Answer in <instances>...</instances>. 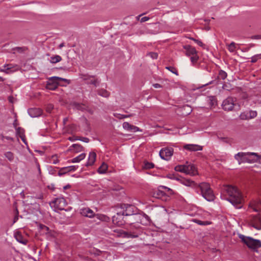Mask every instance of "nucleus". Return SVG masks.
I'll list each match as a JSON object with an SVG mask.
<instances>
[{
	"instance_id": "1",
	"label": "nucleus",
	"mask_w": 261,
	"mask_h": 261,
	"mask_svg": "<svg viewBox=\"0 0 261 261\" xmlns=\"http://www.w3.org/2000/svg\"><path fill=\"white\" fill-rule=\"evenodd\" d=\"M132 219L131 224V228H133L134 227H135L136 230L135 231L132 232L129 231H124L121 229L117 230V232L121 235H123V237L126 238H135L139 237V236L141 234V229L138 224H144V221L142 220V216L141 214L138 213V212L133 215Z\"/></svg>"
},
{
	"instance_id": "2",
	"label": "nucleus",
	"mask_w": 261,
	"mask_h": 261,
	"mask_svg": "<svg viewBox=\"0 0 261 261\" xmlns=\"http://www.w3.org/2000/svg\"><path fill=\"white\" fill-rule=\"evenodd\" d=\"M229 196L227 199L237 208H241L243 206V197L238 189L233 186H228L226 189Z\"/></svg>"
},
{
	"instance_id": "3",
	"label": "nucleus",
	"mask_w": 261,
	"mask_h": 261,
	"mask_svg": "<svg viewBox=\"0 0 261 261\" xmlns=\"http://www.w3.org/2000/svg\"><path fill=\"white\" fill-rule=\"evenodd\" d=\"M196 191L197 193L198 190L200 191V194L202 197L208 201H213L214 200L215 196L213 190L210 187V185L207 182H202L195 187Z\"/></svg>"
},
{
	"instance_id": "4",
	"label": "nucleus",
	"mask_w": 261,
	"mask_h": 261,
	"mask_svg": "<svg viewBox=\"0 0 261 261\" xmlns=\"http://www.w3.org/2000/svg\"><path fill=\"white\" fill-rule=\"evenodd\" d=\"M239 238L249 248L256 252L257 251V249L261 247V241L259 240L254 239L249 237H246L241 234H239Z\"/></svg>"
},
{
	"instance_id": "5",
	"label": "nucleus",
	"mask_w": 261,
	"mask_h": 261,
	"mask_svg": "<svg viewBox=\"0 0 261 261\" xmlns=\"http://www.w3.org/2000/svg\"><path fill=\"white\" fill-rule=\"evenodd\" d=\"M117 208L124 216H132L138 212V209L134 205L127 203H120Z\"/></svg>"
},
{
	"instance_id": "6",
	"label": "nucleus",
	"mask_w": 261,
	"mask_h": 261,
	"mask_svg": "<svg viewBox=\"0 0 261 261\" xmlns=\"http://www.w3.org/2000/svg\"><path fill=\"white\" fill-rule=\"evenodd\" d=\"M59 81H64L67 82L68 84L70 83L69 80L66 79L58 76H53L50 77L47 82L46 88L50 90H56L59 85Z\"/></svg>"
},
{
	"instance_id": "7",
	"label": "nucleus",
	"mask_w": 261,
	"mask_h": 261,
	"mask_svg": "<svg viewBox=\"0 0 261 261\" xmlns=\"http://www.w3.org/2000/svg\"><path fill=\"white\" fill-rule=\"evenodd\" d=\"M125 216L118 210L117 208V212L116 215H114L112 217L113 223L119 226L124 225L126 222V219H125Z\"/></svg>"
},
{
	"instance_id": "8",
	"label": "nucleus",
	"mask_w": 261,
	"mask_h": 261,
	"mask_svg": "<svg viewBox=\"0 0 261 261\" xmlns=\"http://www.w3.org/2000/svg\"><path fill=\"white\" fill-rule=\"evenodd\" d=\"M235 105L234 98L232 97H228L223 100L222 107L224 111H231Z\"/></svg>"
},
{
	"instance_id": "9",
	"label": "nucleus",
	"mask_w": 261,
	"mask_h": 261,
	"mask_svg": "<svg viewBox=\"0 0 261 261\" xmlns=\"http://www.w3.org/2000/svg\"><path fill=\"white\" fill-rule=\"evenodd\" d=\"M173 153V149L172 147L162 148L159 153L160 157L166 161H169Z\"/></svg>"
},
{
	"instance_id": "10",
	"label": "nucleus",
	"mask_w": 261,
	"mask_h": 261,
	"mask_svg": "<svg viewBox=\"0 0 261 261\" xmlns=\"http://www.w3.org/2000/svg\"><path fill=\"white\" fill-rule=\"evenodd\" d=\"M82 78L84 81H86L87 84L93 85L95 87L99 86L100 83V80L98 79L95 78V75H89L88 74H82Z\"/></svg>"
},
{
	"instance_id": "11",
	"label": "nucleus",
	"mask_w": 261,
	"mask_h": 261,
	"mask_svg": "<svg viewBox=\"0 0 261 261\" xmlns=\"http://www.w3.org/2000/svg\"><path fill=\"white\" fill-rule=\"evenodd\" d=\"M70 106L73 109L81 111L82 112L87 111L90 114H92L93 112L88 106L82 103H79L76 101H73L70 103Z\"/></svg>"
},
{
	"instance_id": "12",
	"label": "nucleus",
	"mask_w": 261,
	"mask_h": 261,
	"mask_svg": "<svg viewBox=\"0 0 261 261\" xmlns=\"http://www.w3.org/2000/svg\"><path fill=\"white\" fill-rule=\"evenodd\" d=\"M151 195L152 197L161 199L162 200L166 201L168 199L169 196H167V194L165 192L161 190L160 189L155 190L151 193Z\"/></svg>"
},
{
	"instance_id": "13",
	"label": "nucleus",
	"mask_w": 261,
	"mask_h": 261,
	"mask_svg": "<svg viewBox=\"0 0 261 261\" xmlns=\"http://www.w3.org/2000/svg\"><path fill=\"white\" fill-rule=\"evenodd\" d=\"M250 225L257 230L261 229V219L258 215H255L252 217Z\"/></svg>"
},
{
	"instance_id": "14",
	"label": "nucleus",
	"mask_w": 261,
	"mask_h": 261,
	"mask_svg": "<svg viewBox=\"0 0 261 261\" xmlns=\"http://www.w3.org/2000/svg\"><path fill=\"white\" fill-rule=\"evenodd\" d=\"M52 204L54 206L59 210L64 209V207L66 205V200L63 198H56L53 201Z\"/></svg>"
},
{
	"instance_id": "15",
	"label": "nucleus",
	"mask_w": 261,
	"mask_h": 261,
	"mask_svg": "<svg viewBox=\"0 0 261 261\" xmlns=\"http://www.w3.org/2000/svg\"><path fill=\"white\" fill-rule=\"evenodd\" d=\"M184 149L190 151H197L202 150L203 147L202 146L194 144H187L183 146Z\"/></svg>"
},
{
	"instance_id": "16",
	"label": "nucleus",
	"mask_w": 261,
	"mask_h": 261,
	"mask_svg": "<svg viewBox=\"0 0 261 261\" xmlns=\"http://www.w3.org/2000/svg\"><path fill=\"white\" fill-rule=\"evenodd\" d=\"M28 112L29 115L33 118L39 117L42 114V110L37 108H30L28 109Z\"/></svg>"
},
{
	"instance_id": "17",
	"label": "nucleus",
	"mask_w": 261,
	"mask_h": 261,
	"mask_svg": "<svg viewBox=\"0 0 261 261\" xmlns=\"http://www.w3.org/2000/svg\"><path fill=\"white\" fill-rule=\"evenodd\" d=\"M245 155H254V156L257 157V159H259L261 158V155H259L257 153H255V152H238L237 154H236L234 155V159L236 160H237L238 161V162H239V160H240V159H242V156H244Z\"/></svg>"
},
{
	"instance_id": "18",
	"label": "nucleus",
	"mask_w": 261,
	"mask_h": 261,
	"mask_svg": "<svg viewBox=\"0 0 261 261\" xmlns=\"http://www.w3.org/2000/svg\"><path fill=\"white\" fill-rule=\"evenodd\" d=\"M81 214L85 217L92 218L95 214L93 211L89 207H85L80 210Z\"/></svg>"
},
{
	"instance_id": "19",
	"label": "nucleus",
	"mask_w": 261,
	"mask_h": 261,
	"mask_svg": "<svg viewBox=\"0 0 261 261\" xmlns=\"http://www.w3.org/2000/svg\"><path fill=\"white\" fill-rule=\"evenodd\" d=\"M183 47L186 50L185 54L187 56L189 57L197 54V51L195 48L191 45H184Z\"/></svg>"
},
{
	"instance_id": "20",
	"label": "nucleus",
	"mask_w": 261,
	"mask_h": 261,
	"mask_svg": "<svg viewBox=\"0 0 261 261\" xmlns=\"http://www.w3.org/2000/svg\"><path fill=\"white\" fill-rule=\"evenodd\" d=\"M186 174L192 176L197 174V171L193 164L186 165Z\"/></svg>"
},
{
	"instance_id": "21",
	"label": "nucleus",
	"mask_w": 261,
	"mask_h": 261,
	"mask_svg": "<svg viewBox=\"0 0 261 261\" xmlns=\"http://www.w3.org/2000/svg\"><path fill=\"white\" fill-rule=\"evenodd\" d=\"M96 154L94 152H90L89 154L88 160L85 164V166L89 167L94 164L95 162Z\"/></svg>"
},
{
	"instance_id": "22",
	"label": "nucleus",
	"mask_w": 261,
	"mask_h": 261,
	"mask_svg": "<svg viewBox=\"0 0 261 261\" xmlns=\"http://www.w3.org/2000/svg\"><path fill=\"white\" fill-rule=\"evenodd\" d=\"M14 237L17 242L22 244H27L28 241L23 237L20 231H16L14 233Z\"/></svg>"
},
{
	"instance_id": "23",
	"label": "nucleus",
	"mask_w": 261,
	"mask_h": 261,
	"mask_svg": "<svg viewBox=\"0 0 261 261\" xmlns=\"http://www.w3.org/2000/svg\"><path fill=\"white\" fill-rule=\"evenodd\" d=\"M84 150V147L80 144H74L71 146L68 151H72L74 153H78Z\"/></svg>"
},
{
	"instance_id": "24",
	"label": "nucleus",
	"mask_w": 261,
	"mask_h": 261,
	"mask_svg": "<svg viewBox=\"0 0 261 261\" xmlns=\"http://www.w3.org/2000/svg\"><path fill=\"white\" fill-rule=\"evenodd\" d=\"M207 103L210 107L215 108L217 106V98L215 96H210L207 97Z\"/></svg>"
},
{
	"instance_id": "25",
	"label": "nucleus",
	"mask_w": 261,
	"mask_h": 261,
	"mask_svg": "<svg viewBox=\"0 0 261 261\" xmlns=\"http://www.w3.org/2000/svg\"><path fill=\"white\" fill-rule=\"evenodd\" d=\"M248 155H245L244 156H242V159H240L239 162H238L239 164L243 163H254L257 161V160H251L247 156Z\"/></svg>"
},
{
	"instance_id": "26",
	"label": "nucleus",
	"mask_w": 261,
	"mask_h": 261,
	"mask_svg": "<svg viewBox=\"0 0 261 261\" xmlns=\"http://www.w3.org/2000/svg\"><path fill=\"white\" fill-rule=\"evenodd\" d=\"M97 93L99 95L106 98L108 97L110 95V92L104 89H100L97 90Z\"/></svg>"
},
{
	"instance_id": "27",
	"label": "nucleus",
	"mask_w": 261,
	"mask_h": 261,
	"mask_svg": "<svg viewBox=\"0 0 261 261\" xmlns=\"http://www.w3.org/2000/svg\"><path fill=\"white\" fill-rule=\"evenodd\" d=\"M85 157H86V153H81V154H80L77 156L72 159L71 160L70 162L73 163H79L81 161L84 160L85 158Z\"/></svg>"
},
{
	"instance_id": "28",
	"label": "nucleus",
	"mask_w": 261,
	"mask_h": 261,
	"mask_svg": "<svg viewBox=\"0 0 261 261\" xmlns=\"http://www.w3.org/2000/svg\"><path fill=\"white\" fill-rule=\"evenodd\" d=\"M108 169V166L107 165L103 163L101 166L98 168L97 170V172L100 174H103L105 173L106 172V171Z\"/></svg>"
},
{
	"instance_id": "29",
	"label": "nucleus",
	"mask_w": 261,
	"mask_h": 261,
	"mask_svg": "<svg viewBox=\"0 0 261 261\" xmlns=\"http://www.w3.org/2000/svg\"><path fill=\"white\" fill-rule=\"evenodd\" d=\"M62 60V58L59 55H56L50 57V62L53 64H55L60 62Z\"/></svg>"
},
{
	"instance_id": "30",
	"label": "nucleus",
	"mask_w": 261,
	"mask_h": 261,
	"mask_svg": "<svg viewBox=\"0 0 261 261\" xmlns=\"http://www.w3.org/2000/svg\"><path fill=\"white\" fill-rule=\"evenodd\" d=\"M174 169L176 171L184 172L186 174V165L176 166Z\"/></svg>"
},
{
	"instance_id": "31",
	"label": "nucleus",
	"mask_w": 261,
	"mask_h": 261,
	"mask_svg": "<svg viewBox=\"0 0 261 261\" xmlns=\"http://www.w3.org/2000/svg\"><path fill=\"white\" fill-rule=\"evenodd\" d=\"M16 133L17 136H19L20 138L21 137H24V130L23 128L18 127L16 128Z\"/></svg>"
},
{
	"instance_id": "32",
	"label": "nucleus",
	"mask_w": 261,
	"mask_h": 261,
	"mask_svg": "<svg viewBox=\"0 0 261 261\" xmlns=\"http://www.w3.org/2000/svg\"><path fill=\"white\" fill-rule=\"evenodd\" d=\"M5 156L10 162L14 160V154L11 151L6 152L5 153Z\"/></svg>"
},
{
	"instance_id": "33",
	"label": "nucleus",
	"mask_w": 261,
	"mask_h": 261,
	"mask_svg": "<svg viewBox=\"0 0 261 261\" xmlns=\"http://www.w3.org/2000/svg\"><path fill=\"white\" fill-rule=\"evenodd\" d=\"M227 76V74L226 72L222 70H221L219 72L218 79L225 80Z\"/></svg>"
},
{
	"instance_id": "34",
	"label": "nucleus",
	"mask_w": 261,
	"mask_h": 261,
	"mask_svg": "<svg viewBox=\"0 0 261 261\" xmlns=\"http://www.w3.org/2000/svg\"><path fill=\"white\" fill-rule=\"evenodd\" d=\"M193 221L200 225H207L210 224V222H209L208 221H201V220H198V219H194V220H193Z\"/></svg>"
},
{
	"instance_id": "35",
	"label": "nucleus",
	"mask_w": 261,
	"mask_h": 261,
	"mask_svg": "<svg viewBox=\"0 0 261 261\" xmlns=\"http://www.w3.org/2000/svg\"><path fill=\"white\" fill-rule=\"evenodd\" d=\"M249 115H248V113H246V112H243L242 113L240 116H239V118L241 120H249Z\"/></svg>"
},
{
	"instance_id": "36",
	"label": "nucleus",
	"mask_w": 261,
	"mask_h": 261,
	"mask_svg": "<svg viewBox=\"0 0 261 261\" xmlns=\"http://www.w3.org/2000/svg\"><path fill=\"white\" fill-rule=\"evenodd\" d=\"M249 119L254 118L257 116V112L255 111L250 110L248 113Z\"/></svg>"
},
{
	"instance_id": "37",
	"label": "nucleus",
	"mask_w": 261,
	"mask_h": 261,
	"mask_svg": "<svg viewBox=\"0 0 261 261\" xmlns=\"http://www.w3.org/2000/svg\"><path fill=\"white\" fill-rule=\"evenodd\" d=\"M77 168V166H70L68 167H65L63 168V170H68V172L74 171Z\"/></svg>"
},
{
	"instance_id": "38",
	"label": "nucleus",
	"mask_w": 261,
	"mask_h": 261,
	"mask_svg": "<svg viewBox=\"0 0 261 261\" xmlns=\"http://www.w3.org/2000/svg\"><path fill=\"white\" fill-rule=\"evenodd\" d=\"M160 188L165 189V191L164 192L167 194V196H168L169 195H172L173 193L172 190L168 187L165 186H161Z\"/></svg>"
},
{
	"instance_id": "39",
	"label": "nucleus",
	"mask_w": 261,
	"mask_h": 261,
	"mask_svg": "<svg viewBox=\"0 0 261 261\" xmlns=\"http://www.w3.org/2000/svg\"><path fill=\"white\" fill-rule=\"evenodd\" d=\"M114 115L115 117H116V118H117L119 119H124L125 118L129 117L132 116V115H122V114H114Z\"/></svg>"
},
{
	"instance_id": "40",
	"label": "nucleus",
	"mask_w": 261,
	"mask_h": 261,
	"mask_svg": "<svg viewBox=\"0 0 261 261\" xmlns=\"http://www.w3.org/2000/svg\"><path fill=\"white\" fill-rule=\"evenodd\" d=\"M166 68L168 69V70L170 71L173 73L176 74V75H178V71L176 70L175 68L172 66H167L166 67Z\"/></svg>"
},
{
	"instance_id": "41",
	"label": "nucleus",
	"mask_w": 261,
	"mask_h": 261,
	"mask_svg": "<svg viewBox=\"0 0 261 261\" xmlns=\"http://www.w3.org/2000/svg\"><path fill=\"white\" fill-rule=\"evenodd\" d=\"M143 167L145 169H149L154 167V164L152 163L145 162Z\"/></svg>"
},
{
	"instance_id": "42",
	"label": "nucleus",
	"mask_w": 261,
	"mask_h": 261,
	"mask_svg": "<svg viewBox=\"0 0 261 261\" xmlns=\"http://www.w3.org/2000/svg\"><path fill=\"white\" fill-rule=\"evenodd\" d=\"M142 220L144 221V224H146L150 222V219L149 217L147 215H146L145 214H143V215H142Z\"/></svg>"
},
{
	"instance_id": "43",
	"label": "nucleus",
	"mask_w": 261,
	"mask_h": 261,
	"mask_svg": "<svg viewBox=\"0 0 261 261\" xmlns=\"http://www.w3.org/2000/svg\"><path fill=\"white\" fill-rule=\"evenodd\" d=\"M235 48V43L233 42H232L228 46V49L230 52H233Z\"/></svg>"
},
{
	"instance_id": "44",
	"label": "nucleus",
	"mask_w": 261,
	"mask_h": 261,
	"mask_svg": "<svg viewBox=\"0 0 261 261\" xmlns=\"http://www.w3.org/2000/svg\"><path fill=\"white\" fill-rule=\"evenodd\" d=\"M199 59V57L198 56H197V54H195L193 56H192L190 58V60H191V61L192 63H195L196 62H197V61H198Z\"/></svg>"
},
{
	"instance_id": "45",
	"label": "nucleus",
	"mask_w": 261,
	"mask_h": 261,
	"mask_svg": "<svg viewBox=\"0 0 261 261\" xmlns=\"http://www.w3.org/2000/svg\"><path fill=\"white\" fill-rule=\"evenodd\" d=\"M129 131H130L131 132H138V131H141V130L140 129V128L136 126L133 125H131V126L130 127V129H129Z\"/></svg>"
},
{
	"instance_id": "46",
	"label": "nucleus",
	"mask_w": 261,
	"mask_h": 261,
	"mask_svg": "<svg viewBox=\"0 0 261 261\" xmlns=\"http://www.w3.org/2000/svg\"><path fill=\"white\" fill-rule=\"evenodd\" d=\"M122 126L124 129L129 131L131 124L127 122H124L122 124Z\"/></svg>"
},
{
	"instance_id": "47",
	"label": "nucleus",
	"mask_w": 261,
	"mask_h": 261,
	"mask_svg": "<svg viewBox=\"0 0 261 261\" xmlns=\"http://www.w3.org/2000/svg\"><path fill=\"white\" fill-rule=\"evenodd\" d=\"M27 48L25 47H16L14 48L13 49L17 50L19 53H22L27 50Z\"/></svg>"
},
{
	"instance_id": "48",
	"label": "nucleus",
	"mask_w": 261,
	"mask_h": 261,
	"mask_svg": "<svg viewBox=\"0 0 261 261\" xmlns=\"http://www.w3.org/2000/svg\"><path fill=\"white\" fill-rule=\"evenodd\" d=\"M148 55L153 59H156L158 57V54L154 52H150L148 54Z\"/></svg>"
},
{
	"instance_id": "49",
	"label": "nucleus",
	"mask_w": 261,
	"mask_h": 261,
	"mask_svg": "<svg viewBox=\"0 0 261 261\" xmlns=\"http://www.w3.org/2000/svg\"><path fill=\"white\" fill-rule=\"evenodd\" d=\"M67 170H63V168H62L61 169H60V170L58 172V174L59 176H62V175L65 174V173L68 172Z\"/></svg>"
},
{
	"instance_id": "50",
	"label": "nucleus",
	"mask_w": 261,
	"mask_h": 261,
	"mask_svg": "<svg viewBox=\"0 0 261 261\" xmlns=\"http://www.w3.org/2000/svg\"><path fill=\"white\" fill-rule=\"evenodd\" d=\"M167 177L170 179H175L177 180H179V177L174 174H169Z\"/></svg>"
},
{
	"instance_id": "51",
	"label": "nucleus",
	"mask_w": 261,
	"mask_h": 261,
	"mask_svg": "<svg viewBox=\"0 0 261 261\" xmlns=\"http://www.w3.org/2000/svg\"><path fill=\"white\" fill-rule=\"evenodd\" d=\"M5 67L6 68V72L8 73V72L7 71L11 70L13 68V66L12 64H7V65L5 66Z\"/></svg>"
},
{
	"instance_id": "52",
	"label": "nucleus",
	"mask_w": 261,
	"mask_h": 261,
	"mask_svg": "<svg viewBox=\"0 0 261 261\" xmlns=\"http://www.w3.org/2000/svg\"><path fill=\"white\" fill-rule=\"evenodd\" d=\"M54 107L52 105H48L46 107V111L48 113H51Z\"/></svg>"
},
{
	"instance_id": "53",
	"label": "nucleus",
	"mask_w": 261,
	"mask_h": 261,
	"mask_svg": "<svg viewBox=\"0 0 261 261\" xmlns=\"http://www.w3.org/2000/svg\"><path fill=\"white\" fill-rule=\"evenodd\" d=\"M80 140L86 143L89 142V139L86 137H80Z\"/></svg>"
},
{
	"instance_id": "54",
	"label": "nucleus",
	"mask_w": 261,
	"mask_h": 261,
	"mask_svg": "<svg viewBox=\"0 0 261 261\" xmlns=\"http://www.w3.org/2000/svg\"><path fill=\"white\" fill-rule=\"evenodd\" d=\"M51 162L53 164H56L59 162V160L57 159V157L56 155H53L52 156V160Z\"/></svg>"
},
{
	"instance_id": "55",
	"label": "nucleus",
	"mask_w": 261,
	"mask_h": 261,
	"mask_svg": "<svg viewBox=\"0 0 261 261\" xmlns=\"http://www.w3.org/2000/svg\"><path fill=\"white\" fill-rule=\"evenodd\" d=\"M69 140L71 141H74L75 140H80V137H79V136L74 137H74H69Z\"/></svg>"
},
{
	"instance_id": "56",
	"label": "nucleus",
	"mask_w": 261,
	"mask_h": 261,
	"mask_svg": "<svg viewBox=\"0 0 261 261\" xmlns=\"http://www.w3.org/2000/svg\"><path fill=\"white\" fill-rule=\"evenodd\" d=\"M40 228L41 229H43V230H45L46 231H48L49 230V228L44 225H43V224H41L40 225Z\"/></svg>"
},
{
	"instance_id": "57",
	"label": "nucleus",
	"mask_w": 261,
	"mask_h": 261,
	"mask_svg": "<svg viewBox=\"0 0 261 261\" xmlns=\"http://www.w3.org/2000/svg\"><path fill=\"white\" fill-rule=\"evenodd\" d=\"M187 184H186L185 185H187V186H192V185H195V183L193 181H191L190 180H187Z\"/></svg>"
},
{
	"instance_id": "58",
	"label": "nucleus",
	"mask_w": 261,
	"mask_h": 261,
	"mask_svg": "<svg viewBox=\"0 0 261 261\" xmlns=\"http://www.w3.org/2000/svg\"><path fill=\"white\" fill-rule=\"evenodd\" d=\"M194 42H196L200 46H203L204 45L203 43L200 40L195 39L194 40Z\"/></svg>"
},
{
	"instance_id": "59",
	"label": "nucleus",
	"mask_w": 261,
	"mask_h": 261,
	"mask_svg": "<svg viewBox=\"0 0 261 261\" xmlns=\"http://www.w3.org/2000/svg\"><path fill=\"white\" fill-rule=\"evenodd\" d=\"M258 58L255 56V55H254V56H253L252 57H251V63H255L257 62V61L258 60Z\"/></svg>"
},
{
	"instance_id": "60",
	"label": "nucleus",
	"mask_w": 261,
	"mask_h": 261,
	"mask_svg": "<svg viewBox=\"0 0 261 261\" xmlns=\"http://www.w3.org/2000/svg\"><path fill=\"white\" fill-rule=\"evenodd\" d=\"M149 19V17H147V16H145V17H142L140 19V21H141V22H145L146 21H148Z\"/></svg>"
},
{
	"instance_id": "61",
	"label": "nucleus",
	"mask_w": 261,
	"mask_h": 261,
	"mask_svg": "<svg viewBox=\"0 0 261 261\" xmlns=\"http://www.w3.org/2000/svg\"><path fill=\"white\" fill-rule=\"evenodd\" d=\"M252 39H261V35H254L250 37Z\"/></svg>"
},
{
	"instance_id": "62",
	"label": "nucleus",
	"mask_w": 261,
	"mask_h": 261,
	"mask_svg": "<svg viewBox=\"0 0 261 261\" xmlns=\"http://www.w3.org/2000/svg\"><path fill=\"white\" fill-rule=\"evenodd\" d=\"M35 197L37 199H42L43 198V195L42 193H40L39 194L36 195Z\"/></svg>"
},
{
	"instance_id": "63",
	"label": "nucleus",
	"mask_w": 261,
	"mask_h": 261,
	"mask_svg": "<svg viewBox=\"0 0 261 261\" xmlns=\"http://www.w3.org/2000/svg\"><path fill=\"white\" fill-rule=\"evenodd\" d=\"M184 109H188V114H190L191 112H192V109H191V108L190 107H189V106L187 105L186 106L184 107Z\"/></svg>"
},
{
	"instance_id": "64",
	"label": "nucleus",
	"mask_w": 261,
	"mask_h": 261,
	"mask_svg": "<svg viewBox=\"0 0 261 261\" xmlns=\"http://www.w3.org/2000/svg\"><path fill=\"white\" fill-rule=\"evenodd\" d=\"M218 138L220 140L223 141V142H226V143L228 142V138H226V137H218Z\"/></svg>"
}]
</instances>
